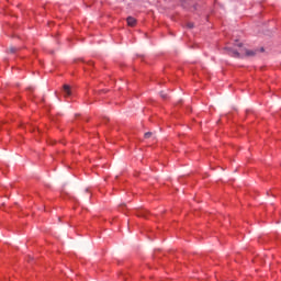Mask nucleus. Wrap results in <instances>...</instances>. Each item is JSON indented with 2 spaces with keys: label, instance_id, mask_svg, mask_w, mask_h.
<instances>
[{
  "label": "nucleus",
  "instance_id": "nucleus-2",
  "mask_svg": "<svg viewBox=\"0 0 281 281\" xmlns=\"http://www.w3.org/2000/svg\"><path fill=\"white\" fill-rule=\"evenodd\" d=\"M136 24H137V20H135V18L133 16L127 18V25H130V27H135Z\"/></svg>",
  "mask_w": 281,
  "mask_h": 281
},
{
  "label": "nucleus",
  "instance_id": "nucleus-1",
  "mask_svg": "<svg viewBox=\"0 0 281 281\" xmlns=\"http://www.w3.org/2000/svg\"><path fill=\"white\" fill-rule=\"evenodd\" d=\"M236 47H238L237 50L228 49L229 56L238 57V56H254V52L247 49L243 46V43H236Z\"/></svg>",
  "mask_w": 281,
  "mask_h": 281
},
{
  "label": "nucleus",
  "instance_id": "nucleus-3",
  "mask_svg": "<svg viewBox=\"0 0 281 281\" xmlns=\"http://www.w3.org/2000/svg\"><path fill=\"white\" fill-rule=\"evenodd\" d=\"M64 95L65 98H69V95H71V88L67 85L64 86Z\"/></svg>",
  "mask_w": 281,
  "mask_h": 281
},
{
  "label": "nucleus",
  "instance_id": "nucleus-4",
  "mask_svg": "<svg viewBox=\"0 0 281 281\" xmlns=\"http://www.w3.org/2000/svg\"><path fill=\"white\" fill-rule=\"evenodd\" d=\"M149 137H153V133L150 132L145 133V138L148 139Z\"/></svg>",
  "mask_w": 281,
  "mask_h": 281
}]
</instances>
